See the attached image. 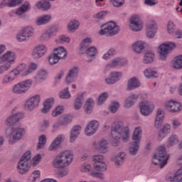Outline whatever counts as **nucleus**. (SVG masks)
I'll use <instances>...</instances> for the list:
<instances>
[{
    "label": "nucleus",
    "mask_w": 182,
    "mask_h": 182,
    "mask_svg": "<svg viewBox=\"0 0 182 182\" xmlns=\"http://www.w3.org/2000/svg\"><path fill=\"white\" fill-rule=\"evenodd\" d=\"M41 177V171H34L28 178V182H35Z\"/></svg>",
    "instance_id": "55"
},
{
    "label": "nucleus",
    "mask_w": 182,
    "mask_h": 182,
    "mask_svg": "<svg viewBox=\"0 0 182 182\" xmlns=\"http://www.w3.org/2000/svg\"><path fill=\"white\" fill-rule=\"evenodd\" d=\"M60 59L58 58L54 52L48 57V62L50 65H56Z\"/></svg>",
    "instance_id": "53"
},
{
    "label": "nucleus",
    "mask_w": 182,
    "mask_h": 182,
    "mask_svg": "<svg viewBox=\"0 0 182 182\" xmlns=\"http://www.w3.org/2000/svg\"><path fill=\"white\" fill-rule=\"evenodd\" d=\"M57 43H69L70 42V38L68 36H60L58 39L55 40Z\"/></svg>",
    "instance_id": "58"
},
{
    "label": "nucleus",
    "mask_w": 182,
    "mask_h": 182,
    "mask_svg": "<svg viewBox=\"0 0 182 182\" xmlns=\"http://www.w3.org/2000/svg\"><path fill=\"white\" fill-rule=\"evenodd\" d=\"M141 86V82H140V80L136 77H133L130 78L127 83V90H136V89H139Z\"/></svg>",
    "instance_id": "25"
},
{
    "label": "nucleus",
    "mask_w": 182,
    "mask_h": 182,
    "mask_svg": "<svg viewBox=\"0 0 182 182\" xmlns=\"http://www.w3.org/2000/svg\"><path fill=\"white\" fill-rule=\"evenodd\" d=\"M65 140V136L63 134L58 135L50 144L48 147V151H56L58 149L60 148V144L63 143Z\"/></svg>",
    "instance_id": "23"
},
{
    "label": "nucleus",
    "mask_w": 182,
    "mask_h": 182,
    "mask_svg": "<svg viewBox=\"0 0 182 182\" xmlns=\"http://www.w3.org/2000/svg\"><path fill=\"white\" fill-rule=\"evenodd\" d=\"M77 75H79V67L74 66L68 72L65 82L68 85L72 83L75 80V77H77Z\"/></svg>",
    "instance_id": "26"
},
{
    "label": "nucleus",
    "mask_w": 182,
    "mask_h": 182,
    "mask_svg": "<svg viewBox=\"0 0 182 182\" xmlns=\"http://www.w3.org/2000/svg\"><path fill=\"white\" fill-rule=\"evenodd\" d=\"M53 52L56 55V56L60 60L65 59L68 56V51L65 48L60 46L53 49Z\"/></svg>",
    "instance_id": "37"
},
{
    "label": "nucleus",
    "mask_w": 182,
    "mask_h": 182,
    "mask_svg": "<svg viewBox=\"0 0 182 182\" xmlns=\"http://www.w3.org/2000/svg\"><path fill=\"white\" fill-rule=\"evenodd\" d=\"M41 102V95H36L32 96L28 100H27L24 104V109L26 112H33L38 106H39V102Z\"/></svg>",
    "instance_id": "11"
},
{
    "label": "nucleus",
    "mask_w": 182,
    "mask_h": 182,
    "mask_svg": "<svg viewBox=\"0 0 182 182\" xmlns=\"http://www.w3.org/2000/svg\"><path fill=\"white\" fill-rule=\"evenodd\" d=\"M94 168L97 171H106L107 170V166L105 162L94 163Z\"/></svg>",
    "instance_id": "46"
},
{
    "label": "nucleus",
    "mask_w": 182,
    "mask_h": 182,
    "mask_svg": "<svg viewBox=\"0 0 182 182\" xmlns=\"http://www.w3.org/2000/svg\"><path fill=\"white\" fill-rule=\"evenodd\" d=\"M179 142L180 139H178V136L176 134H172L171 136L168 138L166 146L173 147V146H176V144H177Z\"/></svg>",
    "instance_id": "43"
},
{
    "label": "nucleus",
    "mask_w": 182,
    "mask_h": 182,
    "mask_svg": "<svg viewBox=\"0 0 182 182\" xmlns=\"http://www.w3.org/2000/svg\"><path fill=\"white\" fill-rule=\"evenodd\" d=\"M33 83V82H32V80H25L23 81H21L12 87L11 92L14 95H25V93H26V92L31 89Z\"/></svg>",
    "instance_id": "7"
},
{
    "label": "nucleus",
    "mask_w": 182,
    "mask_h": 182,
    "mask_svg": "<svg viewBox=\"0 0 182 182\" xmlns=\"http://www.w3.org/2000/svg\"><path fill=\"white\" fill-rule=\"evenodd\" d=\"M9 77H10V79H11L12 82L18 77L19 74L18 73V71L16 69H14L13 70L10 71L8 74Z\"/></svg>",
    "instance_id": "63"
},
{
    "label": "nucleus",
    "mask_w": 182,
    "mask_h": 182,
    "mask_svg": "<svg viewBox=\"0 0 182 182\" xmlns=\"http://www.w3.org/2000/svg\"><path fill=\"white\" fill-rule=\"evenodd\" d=\"M81 130L82 127L80 125H75L72 128L70 135V143H73L77 139Z\"/></svg>",
    "instance_id": "34"
},
{
    "label": "nucleus",
    "mask_w": 182,
    "mask_h": 182,
    "mask_svg": "<svg viewBox=\"0 0 182 182\" xmlns=\"http://www.w3.org/2000/svg\"><path fill=\"white\" fill-rule=\"evenodd\" d=\"M9 69H11V67L9 66L6 64H3L0 65V76H1V75H4V73H5V72H8V70H9Z\"/></svg>",
    "instance_id": "64"
},
{
    "label": "nucleus",
    "mask_w": 182,
    "mask_h": 182,
    "mask_svg": "<svg viewBox=\"0 0 182 182\" xmlns=\"http://www.w3.org/2000/svg\"><path fill=\"white\" fill-rule=\"evenodd\" d=\"M46 76H48V72L45 70H40L36 79L38 82H43V80H46Z\"/></svg>",
    "instance_id": "45"
},
{
    "label": "nucleus",
    "mask_w": 182,
    "mask_h": 182,
    "mask_svg": "<svg viewBox=\"0 0 182 182\" xmlns=\"http://www.w3.org/2000/svg\"><path fill=\"white\" fill-rule=\"evenodd\" d=\"M169 157L170 156L167 154V151H166V146L161 145L154 154L152 163L154 166H159L160 168H163L167 164Z\"/></svg>",
    "instance_id": "5"
},
{
    "label": "nucleus",
    "mask_w": 182,
    "mask_h": 182,
    "mask_svg": "<svg viewBox=\"0 0 182 182\" xmlns=\"http://www.w3.org/2000/svg\"><path fill=\"white\" fill-rule=\"evenodd\" d=\"M167 31L168 33H170L171 35H173V33H174V32L176 31V24H174V22L171 21L168 22Z\"/></svg>",
    "instance_id": "59"
},
{
    "label": "nucleus",
    "mask_w": 182,
    "mask_h": 182,
    "mask_svg": "<svg viewBox=\"0 0 182 182\" xmlns=\"http://www.w3.org/2000/svg\"><path fill=\"white\" fill-rule=\"evenodd\" d=\"M166 109L171 113H177L181 110V104L177 101L169 100L165 104Z\"/></svg>",
    "instance_id": "21"
},
{
    "label": "nucleus",
    "mask_w": 182,
    "mask_h": 182,
    "mask_svg": "<svg viewBox=\"0 0 182 182\" xmlns=\"http://www.w3.org/2000/svg\"><path fill=\"white\" fill-rule=\"evenodd\" d=\"M45 144H46V136L41 135L38 138L37 149L39 150H41V149H43V147H45Z\"/></svg>",
    "instance_id": "51"
},
{
    "label": "nucleus",
    "mask_w": 182,
    "mask_h": 182,
    "mask_svg": "<svg viewBox=\"0 0 182 182\" xmlns=\"http://www.w3.org/2000/svg\"><path fill=\"white\" fill-rule=\"evenodd\" d=\"M59 96L60 99H70V97H72V95L69 92V87H67L64 90H63L60 92Z\"/></svg>",
    "instance_id": "49"
},
{
    "label": "nucleus",
    "mask_w": 182,
    "mask_h": 182,
    "mask_svg": "<svg viewBox=\"0 0 182 182\" xmlns=\"http://www.w3.org/2000/svg\"><path fill=\"white\" fill-rule=\"evenodd\" d=\"M122 139L124 143H127L130 139V128L125 125L123 121L117 119L111 126V139L110 143L114 147H117L120 144Z\"/></svg>",
    "instance_id": "1"
},
{
    "label": "nucleus",
    "mask_w": 182,
    "mask_h": 182,
    "mask_svg": "<svg viewBox=\"0 0 182 182\" xmlns=\"http://www.w3.org/2000/svg\"><path fill=\"white\" fill-rule=\"evenodd\" d=\"M48 48L44 45H38L36 46L32 52V56L34 59H39L46 53Z\"/></svg>",
    "instance_id": "24"
},
{
    "label": "nucleus",
    "mask_w": 182,
    "mask_h": 182,
    "mask_svg": "<svg viewBox=\"0 0 182 182\" xmlns=\"http://www.w3.org/2000/svg\"><path fill=\"white\" fill-rule=\"evenodd\" d=\"M56 33H58V27L56 26H50L43 31L40 36V41L41 42H48V41H50Z\"/></svg>",
    "instance_id": "13"
},
{
    "label": "nucleus",
    "mask_w": 182,
    "mask_h": 182,
    "mask_svg": "<svg viewBox=\"0 0 182 182\" xmlns=\"http://www.w3.org/2000/svg\"><path fill=\"white\" fill-rule=\"evenodd\" d=\"M93 106H95V100H93V98H88L84 105L85 112L87 114H90L92 110H93Z\"/></svg>",
    "instance_id": "41"
},
{
    "label": "nucleus",
    "mask_w": 182,
    "mask_h": 182,
    "mask_svg": "<svg viewBox=\"0 0 182 182\" xmlns=\"http://www.w3.org/2000/svg\"><path fill=\"white\" fill-rule=\"evenodd\" d=\"M85 53L87 56L95 58L97 53V49H96V47H90L85 50Z\"/></svg>",
    "instance_id": "52"
},
{
    "label": "nucleus",
    "mask_w": 182,
    "mask_h": 182,
    "mask_svg": "<svg viewBox=\"0 0 182 182\" xmlns=\"http://www.w3.org/2000/svg\"><path fill=\"white\" fill-rule=\"evenodd\" d=\"M123 77V73L120 71H112L109 73L107 77L105 79L107 85H114Z\"/></svg>",
    "instance_id": "17"
},
{
    "label": "nucleus",
    "mask_w": 182,
    "mask_h": 182,
    "mask_svg": "<svg viewBox=\"0 0 182 182\" xmlns=\"http://www.w3.org/2000/svg\"><path fill=\"white\" fill-rule=\"evenodd\" d=\"M99 121L97 120H92L90 122L85 129V134L86 136H93L95 133L99 130Z\"/></svg>",
    "instance_id": "18"
},
{
    "label": "nucleus",
    "mask_w": 182,
    "mask_h": 182,
    "mask_svg": "<svg viewBox=\"0 0 182 182\" xmlns=\"http://www.w3.org/2000/svg\"><path fill=\"white\" fill-rule=\"evenodd\" d=\"M120 106V104L118 102H114L109 107V110L112 113H116L117 112V109H119V107Z\"/></svg>",
    "instance_id": "62"
},
{
    "label": "nucleus",
    "mask_w": 182,
    "mask_h": 182,
    "mask_svg": "<svg viewBox=\"0 0 182 182\" xmlns=\"http://www.w3.org/2000/svg\"><path fill=\"white\" fill-rule=\"evenodd\" d=\"M80 171H82V173H90V175L91 177H95V178H100L101 180L105 178L103 173L96 171L92 172V166H90V164H82L80 167Z\"/></svg>",
    "instance_id": "20"
},
{
    "label": "nucleus",
    "mask_w": 182,
    "mask_h": 182,
    "mask_svg": "<svg viewBox=\"0 0 182 182\" xmlns=\"http://www.w3.org/2000/svg\"><path fill=\"white\" fill-rule=\"evenodd\" d=\"M107 144L108 143L106 140L101 139L98 144L94 142L92 146L95 150H99L101 153H107V151H109V146H107Z\"/></svg>",
    "instance_id": "27"
},
{
    "label": "nucleus",
    "mask_w": 182,
    "mask_h": 182,
    "mask_svg": "<svg viewBox=\"0 0 182 182\" xmlns=\"http://www.w3.org/2000/svg\"><path fill=\"white\" fill-rule=\"evenodd\" d=\"M166 180L167 181H171V182H182V177L181 179H178L177 176H176V173L174 174L168 173L166 176Z\"/></svg>",
    "instance_id": "50"
},
{
    "label": "nucleus",
    "mask_w": 182,
    "mask_h": 182,
    "mask_svg": "<svg viewBox=\"0 0 182 182\" xmlns=\"http://www.w3.org/2000/svg\"><path fill=\"white\" fill-rule=\"evenodd\" d=\"M54 105H55V98L50 97L47 99L43 103V107L41 109V113H43V114H46V113H49V110L52 109Z\"/></svg>",
    "instance_id": "30"
},
{
    "label": "nucleus",
    "mask_w": 182,
    "mask_h": 182,
    "mask_svg": "<svg viewBox=\"0 0 182 182\" xmlns=\"http://www.w3.org/2000/svg\"><path fill=\"white\" fill-rule=\"evenodd\" d=\"M79 26H80V23L77 20H71L67 26V29L68 32H70V33H73L79 29Z\"/></svg>",
    "instance_id": "38"
},
{
    "label": "nucleus",
    "mask_w": 182,
    "mask_h": 182,
    "mask_svg": "<svg viewBox=\"0 0 182 182\" xmlns=\"http://www.w3.org/2000/svg\"><path fill=\"white\" fill-rule=\"evenodd\" d=\"M16 71H17L18 75H21L22 73V75L23 76V73L26 72V64L21 63L18 65L16 68H14Z\"/></svg>",
    "instance_id": "56"
},
{
    "label": "nucleus",
    "mask_w": 182,
    "mask_h": 182,
    "mask_svg": "<svg viewBox=\"0 0 182 182\" xmlns=\"http://www.w3.org/2000/svg\"><path fill=\"white\" fill-rule=\"evenodd\" d=\"M129 29L134 32H140L143 29V21L137 14L133 15L129 20Z\"/></svg>",
    "instance_id": "12"
},
{
    "label": "nucleus",
    "mask_w": 182,
    "mask_h": 182,
    "mask_svg": "<svg viewBox=\"0 0 182 182\" xmlns=\"http://www.w3.org/2000/svg\"><path fill=\"white\" fill-rule=\"evenodd\" d=\"M170 130H171V124L168 123L165 124L159 132V140H162L164 137L167 136V134H170Z\"/></svg>",
    "instance_id": "32"
},
{
    "label": "nucleus",
    "mask_w": 182,
    "mask_h": 182,
    "mask_svg": "<svg viewBox=\"0 0 182 182\" xmlns=\"http://www.w3.org/2000/svg\"><path fill=\"white\" fill-rule=\"evenodd\" d=\"M171 68L175 70L182 69V55L175 57L171 62Z\"/></svg>",
    "instance_id": "35"
},
{
    "label": "nucleus",
    "mask_w": 182,
    "mask_h": 182,
    "mask_svg": "<svg viewBox=\"0 0 182 182\" xmlns=\"http://www.w3.org/2000/svg\"><path fill=\"white\" fill-rule=\"evenodd\" d=\"M38 68V65L36 63H32L30 65V68L27 69L24 73H23V76H28V75L31 74L33 73V70H36V68Z\"/></svg>",
    "instance_id": "61"
},
{
    "label": "nucleus",
    "mask_w": 182,
    "mask_h": 182,
    "mask_svg": "<svg viewBox=\"0 0 182 182\" xmlns=\"http://www.w3.org/2000/svg\"><path fill=\"white\" fill-rule=\"evenodd\" d=\"M126 159L125 152H119L112 158V161L114 163L115 166H122L124 163Z\"/></svg>",
    "instance_id": "31"
},
{
    "label": "nucleus",
    "mask_w": 182,
    "mask_h": 182,
    "mask_svg": "<svg viewBox=\"0 0 182 182\" xmlns=\"http://www.w3.org/2000/svg\"><path fill=\"white\" fill-rule=\"evenodd\" d=\"M16 61V54L14 51H6L4 54L0 56V65L3 62H6V65L12 68V65H15Z\"/></svg>",
    "instance_id": "14"
},
{
    "label": "nucleus",
    "mask_w": 182,
    "mask_h": 182,
    "mask_svg": "<svg viewBox=\"0 0 182 182\" xmlns=\"http://www.w3.org/2000/svg\"><path fill=\"white\" fill-rule=\"evenodd\" d=\"M127 65V60L122 58H117L112 60L109 63H108L105 70V73L107 72L110 68H122Z\"/></svg>",
    "instance_id": "16"
},
{
    "label": "nucleus",
    "mask_w": 182,
    "mask_h": 182,
    "mask_svg": "<svg viewBox=\"0 0 182 182\" xmlns=\"http://www.w3.org/2000/svg\"><path fill=\"white\" fill-rule=\"evenodd\" d=\"M120 32V27L114 21H109L101 26L100 35L105 36H114Z\"/></svg>",
    "instance_id": "6"
},
{
    "label": "nucleus",
    "mask_w": 182,
    "mask_h": 182,
    "mask_svg": "<svg viewBox=\"0 0 182 182\" xmlns=\"http://www.w3.org/2000/svg\"><path fill=\"white\" fill-rule=\"evenodd\" d=\"M58 120L61 126H68L69 123H72L73 117L70 115H62Z\"/></svg>",
    "instance_id": "44"
},
{
    "label": "nucleus",
    "mask_w": 182,
    "mask_h": 182,
    "mask_svg": "<svg viewBox=\"0 0 182 182\" xmlns=\"http://www.w3.org/2000/svg\"><path fill=\"white\" fill-rule=\"evenodd\" d=\"M176 48V43L173 42H166L161 44L159 47V58L161 60H166L173 49Z\"/></svg>",
    "instance_id": "10"
},
{
    "label": "nucleus",
    "mask_w": 182,
    "mask_h": 182,
    "mask_svg": "<svg viewBox=\"0 0 182 182\" xmlns=\"http://www.w3.org/2000/svg\"><path fill=\"white\" fill-rule=\"evenodd\" d=\"M145 48L146 43L144 41H137L132 44V50L135 53H141Z\"/></svg>",
    "instance_id": "33"
},
{
    "label": "nucleus",
    "mask_w": 182,
    "mask_h": 182,
    "mask_svg": "<svg viewBox=\"0 0 182 182\" xmlns=\"http://www.w3.org/2000/svg\"><path fill=\"white\" fill-rule=\"evenodd\" d=\"M143 75L146 79H150L151 77H159V73L156 69L152 68H147L143 71Z\"/></svg>",
    "instance_id": "39"
},
{
    "label": "nucleus",
    "mask_w": 182,
    "mask_h": 182,
    "mask_svg": "<svg viewBox=\"0 0 182 182\" xmlns=\"http://www.w3.org/2000/svg\"><path fill=\"white\" fill-rule=\"evenodd\" d=\"M163 122H164V110L158 109L154 122V129H160L163 126Z\"/></svg>",
    "instance_id": "22"
},
{
    "label": "nucleus",
    "mask_w": 182,
    "mask_h": 182,
    "mask_svg": "<svg viewBox=\"0 0 182 182\" xmlns=\"http://www.w3.org/2000/svg\"><path fill=\"white\" fill-rule=\"evenodd\" d=\"M31 154V151H28L18 163L17 168L20 174H26L29 171Z\"/></svg>",
    "instance_id": "8"
},
{
    "label": "nucleus",
    "mask_w": 182,
    "mask_h": 182,
    "mask_svg": "<svg viewBox=\"0 0 182 182\" xmlns=\"http://www.w3.org/2000/svg\"><path fill=\"white\" fill-rule=\"evenodd\" d=\"M24 115L22 112H17L15 114H11L10 115L7 116L4 120L5 126L11 127L18 123L20 120L23 119Z\"/></svg>",
    "instance_id": "15"
},
{
    "label": "nucleus",
    "mask_w": 182,
    "mask_h": 182,
    "mask_svg": "<svg viewBox=\"0 0 182 182\" xmlns=\"http://www.w3.org/2000/svg\"><path fill=\"white\" fill-rule=\"evenodd\" d=\"M109 2L115 8H120L124 5V0H109Z\"/></svg>",
    "instance_id": "60"
},
{
    "label": "nucleus",
    "mask_w": 182,
    "mask_h": 182,
    "mask_svg": "<svg viewBox=\"0 0 182 182\" xmlns=\"http://www.w3.org/2000/svg\"><path fill=\"white\" fill-rule=\"evenodd\" d=\"M109 97V93L107 92H102L98 97V105H103L107 98Z\"/></svg>",
    "instance_id": "54"
},
{
    "label": "nucleus",
    "mask_w": 182,
    "mask_h": 182,
    "mask_svg": "<svg viewBox=\"0 0 182 182\" xmlns=\"http://www.w3.org/2000/svg\"><path fill=\"white\" fill-rule=\"evenodd\" d=\"M141 136H143V129L141 127H135L132 136V141L130 143L129 146V154H131V156H136V154L139 153Z\"/></svg>",
    "instance_id": "4"
},
{
    "label": "nucleus",
    "mask_w": 182,
    "mask_h": 182,
    "mask_svg": "<svg viewBox=\"0 0 182 182\" xmlns=\"http://www.w3.org/2000/svg\"><path fill=\"white\" fill-rule=\"evenodd\" d=\"M154 58H156V54L151 50H148L145 52L143 58V63L145 65H149L154 62Z\"/></svg>",
    "instance_id": "36"
},
{
    "label": "nucleus",
    "mask_w": 182,
    "mask_h": 182,
    "mask_svg": "<svg viewBox=\"0 0 182 182\" xmlns=\"http://www.w3.org/2000/svg\"><path fill=\"white\" fill-rule=\"evenodd\" d=\"M72 161H73V153L70 151H64L55 156L53 161V167L63 168L58 171V177L62 178L69 174V168L65 167L70 166Z\"/></svg>",
    "instance_id": "2"
},
{
    "label": "nucleus",
    "mask_w": 182,
    "mask_h": 182,
    "mask_svg": "<svg viewBox=\"0 0 182 182\" xmlns=\"http://www.w3.org/2000/svg\"><path fill=\"white\" fill-rule=\"evenodd\" d=\"M86 92L79 93L74 100L73 107L75 110H80L85 102V94Z\"/></svg>",
    "instance_id": "28"
},
{
    "label": "nucleus",
    "mask_w": 182,
    "mask_h": 182,
    "mask_svg": "<svg viewBox=\"0 0 182 182\" xmlns=\"http://www.w3.org/2000/svg\"><path fill=\"white\" fill-rule=\"evenodd\" d=\"M29 2H24L23 4L21 5V6L16 9L15 12L16 15H17L18 16H22L23 14H26V12H28V11H29Z\"/></svg>",
    "instance_id": "42"
},
{
    "label": "nucleus",
    "mask_w": 182,
    "mask_h": 182,
    "mask_svg": "<svg viewBox=\"0 0 182 182\" xmlns=\"http://www.w3.org/2000/svg\"><path fill=\"white\" fill-rule=\"evenodd\" d=\"M33 35H35V28L28 26L17 33L16 39L17 42H28Z\"/></svg>",
    "instance_id": "9"
},
{
    "label": "nucleus",
    "mask_w": 182,
    "mask_h": 182,
    "mask_svg": "<svg viewBox=\"0 0 182 182\" xmlns=\"http://www.w3.org/2000/svg\"><path fill=\"white\" fill-rule=\"evenodd\" d=\"M26 134V129L22 127L14 126L8 128L5 131V134L9 140V144L14 146L18 141L22 139V137Z\"/></svg>",
    "instance_id": "3"
},
{
    "label": "nucleus",
    "mask_w": 182,
    "mask_h": 182,
    "mask_svg": "<svg viewBox=\"0 0 182 182\" xmlns=\"http://www.w3.org/2000/svg\"><path fill=\"white\" fill-rule=\"evenodd\" d=\"M146 30L157 31V24L154 21H149L146 23Z\"/></svg>",
    "instance_id": "57"
},
{
    "label": "nucleus",
    "mask_w": 182,
    "mask_h": 182,
    "mask_svg": "<svg viewBox=\"0 0 182 182\" xmlns=\"http://www.w3.org/2000/svg\"><path fill=\"white\" fill-rule=\"evenodd\" d=\"M36 8H38V9H42L43 11H49L52 5L50 4V2L46 0H43V1H37L36 3Z\"/></svg>",
    "instance_id": "40"
},
{
    "label": "nucleus",
    "mask_w": 182,
    "mask_h": 182,
    "mask_svg": "<svg viewBox=\"0 0 182 182\" xmlns=\"http://www.w3.org/2000/svg\"><path fill=\"white\" fill-rule=\"evenodd\" d=\"M154 110V107L149 101H143L141 102L140 105V113L142 116H150L153 111Z\"/></svg>",
    "instance_id": "19"
},
{
    "label": "nucleus",
    "mask_w": 182,
    "mask_h": 182,
    "mask_svg": "<svg viewBox=\"0 0 182 182\" xmlns=\"http://www.w3.org/2000/svg\"><path fill=\"white\" fill-rule=\"evenodd\" d=\"M64 109L65 108L62 105L57 106L52 112L51 116L53 117H58V116H60V114H62V113H63Z\"/></svg>",
    "instance_id": "48"
},
{
    "label": "nucleus",
    "mask_w": 182,
    "mask_h": 182,
    "mask_svg": "<svg viewBox=\"0 0 182 182\" xmlns=\"http://www.w3.org/2000/svg\"><path fill=\"white\" fill-rule=\"evenodd\" d=\"M50 19H52V16L50 15H43L38 16L35 21V25H36V26L46 25L50 22Z\"/></svg>",
    "instance_id": "29"
},
{
    "label": "nucleus",
    "mask_w": 182,
    "mask_h": 182,
    "mask_svg": "<svg viewBox=\"0 0 182 182\" xmlns=\"http://www.w3.org/2000/svg\"><path fill=\"white\" fill-rule=\"evenodd\" d=\"M5 2L3 3L4 5H8V6H16L21 5L23 0H4Z\"/></svg>",
    "instance_id": "47"
}]
</instances>
